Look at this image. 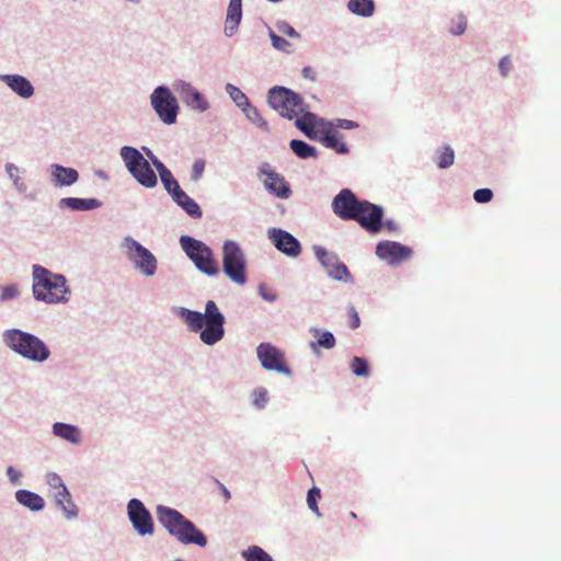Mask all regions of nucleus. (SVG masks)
<instances>
[{"mask_svg": "<svg viewBox=\"0 0 561 561\" xmlns=\"http://www.w3.org/2000/svg\"><path fill=\"white\" fill-rule=\"evenodd\" d=\"M176 314L187 327L190 332L198 333L199 340L207 346L219 343L226 334V317L214 300H207L204 311L175 307Z\"/></svg>", "mask_w": 561, "mask_h": 561, "instance_id": "f257e3e1", "label": "nucleus"}, {"mask_svg": "<svg viewBox=\"0 0 561 561\" xmlns=\"http://www.w3.org/2000/svg\"><path fill=\"white\" fill-rule=\"evenodd\" d=\"M140 151L133 146H123L119 149L121 159L134 180L145 188H154L158 185L156 173L157 164L163 162L148 147H141Z\"/></svg>", "mask_w": 561, "mask_h": 561, "instance_id": "f03ea898", "label": "nucleus"}, {"mask_svg": "<svg viewBox=\"0 0 561 561\" xmlns=\"http://www.w3.org/2000/svg\"><path fill=\"white\" fill-rule=\"evenodd\" d=\"M32 293L37 301L48 305L65 304L70 299V287L65 275L34 264L32 266Z\"/></svg>", "mask_w": 561, "mask_h": 561, "instance_id": "7ed1b4c3", "label": "nucleus"}, {"mask_svg": "<svg viewBox=\"0 0 561 561\" xmlns=\"http://www.w3.org/2000/svg\"><path fill=\"white\" fill-rule=\"evenodd\" d=\"M156 512L158 522L180 543L196 545L203 548L207 546V536L178 510L158 505Z\"/></svg>", "mask_w": 561, "mask_h": 561, "instance_id": "20e7f679", "label": "nucleus"}, {"mask_svg": "<svg viewBox=\"0 0 561 561\" xmlns=\"http://www.w3.org/2000/svg\"><path fill=\"white\" fill-rule=\"evenodd\" d=\"M2 342L12 352L30 362L44 363L50 356V350L42 339L21 329L4 330Z\"/></svg>", "mask_w": 561, "mask_h": 561, "instance_id": "39448f33", "label": "nucleus"}, {"mask_svg": "<svg viewBox=\"0 0 561 561\" xmlns=\"http://www.w3.org/2000/svg\"><path fill=\"white\" fill-rule=\"evenodd\" d=\"M179 243L182 251L199 273L208 277L217 276L220 273L219 263L215 257L213 249L204 241L182 234Z\"/></svg>", "mask_w": 561, "mask_h": 561, "instance_id": "423d86ee", "label": "nucleus"}, {"mask_svg": "<svg viewBox=\"0 0 561 561\" xmlns=\"http://www.w3.org/2000/svg\"><path fill=\"white\" fill-rule=\"evenodd\" d=\"M221 263L224 274L232 283L240 286L247 284V257L241 245L237 241H224Z\"/></svg>", "mask_w": 561, "mask_h": 561, "instance_id": "0eeeda50", "label": "nucleus"}, {"mask_svg": "<svg viewBox=\"0 0 561 561\" xmlns=\"http://www.w3.org/2000/svg\"><path fill=\"white\" fill-rule=\"evenodd\" d=\"M121 248L125 251L127 260L134 268L146 277H152L158 270V260L154 254L130 236L123 238Z\"/></svg>", "mask_w": 561, "mask_h": 561, "instance_id": "6e6552de", "label": "nucleus"}, {"mask_svg": "<svg viewBox=\"0 0 561 561\" xmlns=\"http://www.w3.org/2000/svg\"><path fill=\"white\" fill-rule=\"evenodd\" d=\"M150 105L163 124L173 125L176 123L180 105L168 85L160 84L153 89L150 94Z\"/></svg>", "mask_w": 561, "mask_h": 561, "instance_id": "1a4fd4ad", "label": "nucleus"}, {"mask_svg": "<svg viewBox=\"0 0 561 561\" xmlns=\"http://www.w3.org/2000/svg\"><path fill=\"white\" fill-rule=\"evenodd\" d=\"M266 101L282 117L291 121L297 116L295 106L302 104V96L289 88L274 85L268 90Z\"/></svg>", "mask_w": 561, "mask_h": 561, "instance_id": "9d476101", "label": "nucleus"}, {"mask_svg": "<svg viewBox=\"0 0 561 561\" xmlns=\"http://www.w3.org/2000/svg\"><path fill=\"white\" fill-rule=\"evenodd\" d=\"M312 250L320 265L327 270L328 277L341 283L354 282L348 267L340 261L336 253L328 251L324 247L318 244H314Z\"/></svg>", "mask_w": 561, "mask_h": 561, "instance_id": "9b49d317", "label": "nucleus"}, {"mask_svg": "<svg viewBox=\"0 0 561 561\" xmlns=\"http://www.w3.org/2000/svg\"><path fill=\"white\" fill-rule=\"evenodd\" d=\"M128 519L134 530L141 537L154 534V522L150 511L139 499L133 497L126 506Z\"/></svg>", "mask_w": 561, "mask_h": 561, "instance_id": "f8f14e48", "label": "nucleus"}, {"mask_svg": "<svg viewBox=\"0 0 561 561\" xmlns=\"http://www.w3.org/2000/svg\"><path fill=\"white\" fill-rule=\"evenodd\" d=\"M256 356L265 370L276 371L287 377L293 375V370L286 364L284 353L272 343H260L256 346Z\"/></svg>", "mask_w": 561, "mask_h": 561, "instance_id": "ddd939ff", "label": "nucleus"}, {"mask_svg": "<svg viewBox=\"0 0 561 561\" xmlns=\"http://www.w3.org/2000/svg\"><path fill=\"white\" fill-rule=\"evenodd\" d=\"M381 216H385L381 205L362 199L353 221L369 234H377L381 231Z\"/></svg>", "mask_w": 561, "mask_h": 561, "instance_id": "4468645a", "label": "nucleus"}, {"mask_svg": "<svg viewBox=\"0 0 561 561\" xmlns=\"http://www.w3.org/2000/svg\"><path fill=\"white\" fill-rule=\"evenodd\" d=\"M266 236L274 248L287 257L296 259L302 252L300 241L293 233L283 228H268Z\"/></svg>", "mask_w": 561, "mask_h": 561, "instance_id": "2eb2a0df", "label": "nucleus"}, {"mask_svg": "<svg viewBox=\"0 0 561 561\" xmlns=\"http://www.w3.org/2000/svg\"><path fill=\"white\" fill-rule=\"evenodd\" d=\"M360 202L351 188H342L332 199V211L344 221H353Z\"/></svg>", "mask_w": 561, "mask_h": 561, "instance_id": "dca6fc26", "label": "nucleus"}, {"mask_svg": "<svg viewBox=\"0 0 561 561\" xmlns=\"http://www.w3.org/2000/svg\"><path fill=\"white\" fill-rule=\"evenodd\" d=\"M375 253L379 260L394 266L410 259L413 250L411 247L397 241L382 240L376 244Z\"/></svg>", "mask_w": 561, "mask_h": 561, "instance_id": "f3484780", "label": "nucleus"}, {"mask_svg": "<svg viewBox=\"0 0 561 561\" xmlns=\"http://www.w3.org/2000/svg\"><path fill=\"white\" fill-rule=\"evenodd\" d=\"M173 87L180 94L182 102L192 111L204 113L210 108V103L206 96L191 82L185 80H176Z\"/></svg>", "mask_w": 561, "mask_h": 561, "instance_id": "a211bd4d", "label": "nucleus"}, {"mask_svg": "<svg viewBox=\"0 0 561 561\" xmlns=\"http://www.w3.org/2000/svg\"><path fill=\"white\" fill-rule=\"evenodd\" d=\"M0 81L3 82L15 95L27 100L35 94V88L31 80L19 73H0Z\"/></svg>", "mask_w": 561, "mask_h": 561, "instance_id": "6ab92c4d", "label": "nucleus"}, {"mask_svg": "<svg viewBox=\"0 0 561 561\" xmlns=\"http://www.w3.org/2000/svg\"><path fill=\"white\" fill-rule=\"evenodd\" d=\"M295 127L310 140L319 138L318 128L321 131L329 125V119L318 116L316 113H306L304 116L295 117Z\"/></svg>", "mask_w": 561, "mask_h": 561, "instance_id": "aec40b11", "label": "nucleus"}, {"mask_svg": "<svg viewBox=\"0 0 561 561\" xmlns=\"http://www.w3.org/2000/svg\"><path fill=\"white\" fill-rule=\"evenodd\" d=\"M50 183L56 188L69 187L79 181V172L71 167L51 163L48 168Z\"/></svg>", "mask_w": 561, "mask_h": 561, "instance_id": "412c9836", "label": "nucleus"}, {"mask_svg": "<svg viewBox=\"0 0 561 561\" xmlns=\"http://www.w3.org/2000/svg\"><path fill=\"white\" fill-rule=\"evenodd\" d=\"M51 434L72 446H79L82 443L83 435L79 426L66 423L55 422L51 425Z\"/></svg>", "mask_w": 561, "mask_h": 561, "instance_id": "4be33fe9", "label": "nucleus"}, {"mask_svg": "<svg viewBox=\"0 0 561 561\" xmlns=\"http://www.w3.org/2000/svg\"><path fill=\"white\" fill-rule=\"evenodd\" d=\"M264 190L272 196L278 199H288L291 194L290 184L286 181L284 175L276 173L268 179L262 181Z\"/></svg>", "mask_w": 561, "mask_h": 561, "instance_id": "5701e85b", "label": "nucleus"}, {"mask_svg": "<svg viewBox=\"0 0 561 561\" xmlns=\"http://www.w3.org/2000/svg\"><path fill=\"white\" fill-rule=\"evenodd\" d=\"M242 20V0H229L224 34L227 37H232L239 28Z\"/></svg>", "mask_w": 561, "mask_h": 561, "instance_id": "b1692460", "label": "nucleus"}, {"mask_svg": "<svg viewBox=\"0 0 561 561\" xmlns=\"http://www.w3.org/2000/svg\"><path fill=\"white\" fill-rule=\"evenodd\" d=\"M102 206V202L95 197H62L58 202L60 209H69L72 211H89L98 209Z\"/></svg>", "mask_w": 561, "mask_h": 561, "instance_id": "393cba45", "label": "nucleus"}, {"mask_svg": "<svg viewBox=\"0 0 561 561\" xmlns=\"http://www.w3.org/2000/svg\"><path fill=\"white\" fill-rule=\"evenodd\" d=\"M309 332L316 339L309 342V347L314 355L319 354V348L332 350L336 344L334 334L329 330L311 327Z\"/></svg>", "mask_w": 561, "mask_h": 561, "instance_id": "a878e982", "label": "nucleus"}, {"mask_svg": "<svg viewBox=\"0 0 561 561\" xmlns=\"http://www.w3.org/2000/svg\"><path fill=\"white\" fill-rule=\"evenodd\" d=\"M317 140L339 154H347L350 152L348 145L343 141V135L336 130L324 128Z\"/></svg>", "mask_w": 561, "mask_h": 561, "instance_id": "bb28decb", "label": "nucleus"}, {"mask_svg": "<svg viewBox=\"0 0 561 561\" xmlns=\"http://www.w3.org/2000/svg\"><path fill=\"white\" fill-rule=\"evenodd\" d=\"M172 201L182 208V210L193 219H199L203 216L201 206L183 190L179 191L172 197Z\"/></svg>", "mask_w": 561, "mask_h": 561, "instance_id": "cd10ccee", "label": "nucleus"}, {"mask_svg": "<svg viewBox=\"0 0 561 561\" xmlns=\"http://www.w3.org/2000/svg\"><path fill=\"white\" fill-rule=\"evenodd\" d=\"M16 502L31 512H39L45 507V500L37 493L20 489L14 494Z\"/></svg>", "mask_w": 561, "mask_h": 561, "instance_id": "c85d7f7f", "label": "nucleus"}, {"mask_svg": "<svg viewBox=\"0 0 561 561\" xmlns=\"http://www.w3.org/2000/svg\"><path fill=\"white\" fill-rule=\"evenodd\" d=\"M346 8L353 15L363 19L371 18L376 12L375 0H348Z\"/></svg>", "mask_w": 561, "mask_h": 561, "instance_id": "c756f323", "label": "nucleus"}, {"mask_svg": "<svg viewBox=\"0 0 561 561\" xmlns=\"http://www.w3.org/2000/svg\"><path fill=\"white\" fill-rule=\"evenodd\" d=\"M156 171L158 172V175L164 190L171 197L182 190L178 180L174 178L172 172L165 167L164 163L161 165L157 164Z\"/></svg>", "mask_w": 561, "mask_h": 561, "instance_id": "7c9ffc66", "label": "nucleus"}, {"mask_svg": "<svg viewBox=\"0 0 561 561\" xmlns=\"http://www.w3.org/2000/svg\"><path fill=\"white\" fill-rule=\"evenodd\" d=\"M289 148L299 159L318 158L317 148L305 140L291 139L289 141Z\"/></svg>", "mask_w": 561, "mask_h": 561, "instance_id": "2f4dec72", "label": "nucleus"}, {"mask_svg": "<svg viewBox=\"0 0 561 561\" xmlns=\"http://www.w3.org/2000/svg\"><path fill=\"white\" fill-rule=\"evenodd\" d=\"M56 505L62 511L64 515L68 519H72L78 516V507L72 501L71 494L68 491V495L58 496V492L54 493Z\"/></svg>", "mask_w": 561, "mask_h": 561, "instance_id": "473e14b6", "label": "nucleus"}, {"mask_svg": "<svg viewBox=\"0 0 561 561\" xmlns=\"http://www.w3.org/2000/svg\"><path fill=\"white\" fill-rule=\"evenodd\" d=\"M455 162V151L450 145H443L435 151V163L439 169H448Z\"/></svg>", "mask_w": 561, "mask_h": 561, "instance_id": "72a5a7b5", "label": "nucleus"}, {"mask_svg": "<svg viewBox=\"0 0 561 561\" xmlns=\"http://www.w3.org/2000/svg\"><path fill=\"white\" fill-rule=\"evenodd\" d=\"M4 171L8 178L12 181L14 188L20 194H25L27 191V185L24 183L20 175L22 172L21 169L12 162H7L4 165Z\"/></svg>", "mask_w": 561, "mask_h": 561, "instance_id": "f704fd0d", "label": "nucleus"}, {"mask_svg": "<svg viewBox=\"0 0 561 561\" xmlns=\"http://www.w3.org/2000/svg\"><path fill=\"white\" fill-rule=\"evenodd\" d=\"M241 557L245 561H274V559L263 548L255 545L242 550Z\"/></svg>", "mask_w": 561, "mask_h": 561, "instance_id": "c9c22d12", "label": "nucleus"}, {"mask_svg": "<svg viewBox=\"0 0 561 561\" xmlns=\"http://www.w3.org/2000/svg\"><path fill=\"white\" fill-rule=\"evenodd\" d=\"M467 27V16L462 12H459L456 16L450 19L448 32L454 36H461L466 33Z\"/></svg>", "mask_w": 561, "mask_h": 561, "instance_id": "e433bc0d", "label": "nucleus"}, {"mask_svg": "<svg viewBox=\"0 0 561 561\" xmlns=\"http://www.w3.org/2000/svg\"><path fill=\"white\" fill-rule=\"evenodd\" d=\"M251 401L256 410H264L270 401L267 390L264 387L255 388L251 393Z\"/></svg>", "mask_w": 561, "mask_h": 561, "instance_id": "4c0bfd02", "label": "nucleus"}, {"mask_svg": "<svg viewBox=\"0 0 561 561\" xmlns=\"http://www.w3.org/2000/svg\"><path fill=\"white\" fill-rule=\"evenodd\" d=\"M244 116L257 128L266 133L270 131L267 121L261 115L259 108L255 105H253L251 108H248V113Z\"/></svg>", "mask_w": 561, "mask_h": 561, "instance_id": "58836bf2", "label": "nucleus"}, {"mask_svg": "<svg viewBox=\"0 0 561 561\" xmlns=\"http://www.w3.org/2000/svg\"><path fill=\"white\" fill-rule=\"evenodd\" d=\"M46 482L51 489L58 492V496L65 497V495H68V488L64 483L61 477L56 472H48L46 474Z\"/></svg>", "mask_w": 561, "mask_h": 561, "instance_id": "ea45409f", "label": "nucleus"}, {"mask_svg": "<svg viewBox=\"0 0 561 561\" xmlns=\"http://www.w3.org/2000/svg\"><path fill=\"white\" fill-rule=\"evenodd\" d=\"M351 369L357 377H367L369 375V364L364 357L354 356L351 362Z\"/></svg>", "mask_w": 561, "mask_h": 561, "instance_id": "a19ab883", "label": "nucleus"}, {"mask_svg": "<svg viewBox=\"0 0 561 561\" xmlns=\"http://www.w3.org/2000/svg\"><path fill=\"white\" fill-rule=\"evenodd\" d=\"M321 497V491L317 486H312L307 492V504L308 507L318 516H321V513L318 507V502Z\"/></svg>", "mask_w": 561, "mask_h": 561, "instance_id": "79ce46f5", "label": "nucleus"}, {"mask_svg": "<svg viewBox=\"0 0 561 561\" xmlns=\"http://www.w3.org/2000/svg\"><path fill=\"white\" fill-rule=\"evenodd\" d=\"M325 128L331 130H335V128L352 130L358 128V123L346 118L329 119V125H325Z\"/></svg>", "mask_w": 561, "mask_h": 561, "instance_id": "37998d69", "label": "nucleus"}, {"mask_svg": "<svg viewBox=\"0 0 561 561\" xmlns=\"http://www.w3.org/2000/svg\"><path fill=\"white\" fill-rule=\"evenodd\" d=\"M268 36L275 49L284 53H289L291 44L287 39L277 35L272 28L268 30Z\"/></svg>", "mask_w": 561, "mask_h": 561, "instance_id": "c03bdc74", "label": "nucleus"}, {"mask_svg": "<svg viewBox=\"0 0 561 561\" xmlns=\"http://www.w3.org/2000/svg\"><path fill=\"white\" fill-rule=\"evenodd\" d=\"M275 27L280 34L287 35L290 38H300V34L287 21H277Z\"/></svg>", "mask_w": 561, "mask_h": 561, "instance_id": "a18cd8bd", "label": "nucleus"}, {"mask_svg": "<svg viewBox=\"0 0 561 561\" xmlns=\"http://www.w3.org/2000/svg\"><path fill=\"white\" fill-rule=\"evenodd\" d=\"M225 91L234 104H239V102L247 98L245 93L232 83H226Z\"/></svg>", "mask_w": 561, "mask_h": 561, "instance_id": "49530a36", "label": "nucleus"}, {"mask_svg": "<svg viewBox=\"0 0 561 561\" xmlns=\"http://www.w3.org/2000/svg\"><path fill=\"white\" fill-rule=\"evenodd\" d=\"M20 295V290L15 284H9L2 287L0 294V302H5L16 298Z\"/></svg>", "mask_w": 561, "mask_h": 561, "instance_id": "de8ad7c7", "label": "nucleus"}, {"mask_svg": "<svg viewBox=\"0 0 561 561\" xmlns=\"http://www.w3.org/2000/svg\"><path fill=\"white\" fill-rule=\"evenodd\" d=\"M494 194L491 188L483 187L473 192V199L478 204H486L492 201Z\"/></svg>", "mask_w": 561, "mask_h": 561, "instance_id": "09e8293b", "label": "nucleus"}, {"mask_svg": "<svg viewBox=\"0 0 561 561\" xmlns=\"http://www.w3.org/2000/svg\"><path fill=\"white\" fill-rule=\"evenodd\" d=\"M206 162L204 159H196L192 165L191 180L197 182L202 179L205 171Z\"/></svg>", "mask_w": 561, "mask_h": 561, "instance_id": "8fccbe9b", "label": "nucleus"}, {"mask_svg": "<svg viewBox=\"0 0 561 561\" xmlns=\"http://www.w3.org/2000/svg\"><path fill=\"white\" fill-rule=\"evenodd\" d=\"M499 71L503 78H507L512 71L513 64L510 55L502 57L499 61Z\"/></svg>", "mask_w": 561, "mask_h": 561, "instance_id": "3c124183", "label": "nucleus"}, {"mask_svg": "<svg viewBox=\"0 0 561 561\" xmlns=\"http://www.w3.org/2000/svg\"><path fill=\"white\" fill-rule=\"evenodd\" d=\"M257 291L265 301L274 302L277 299V294L273 290H268L264 284L259 285Z\"/></svg>", "mask_w": 561, "mask_h": 561, "instance_id": "603ef678", "label": "nucleus"}, {"mask_svg": "<svg viewBox=\"0 0 561 561\" xmlns=\"http://www.w3.org/2000/svg\"><path fill=\"white\" fill-rule=\"evenodd\" d=\"M7 472V476L9 478V481L12 483V484H20L21 483V478H22V472L16 470L14 467L12 466H9L5 470Z\"/></svg>", "mask_w": 561, "mask_h": 561, "instance_id": "864d4df0", "label": "nucleus"}, {"mask_svg": "<svg viewBox=\"0 0 561 561\" xmlns=\"http://www.w3.org/2000/svg\"><path fill=\"white\" fill-rule=\"evenodd\" d=\"M277 172L272 168V165L267 162L261 163L257 170L259 178L265 176V179H268L276 174Z\"/></svg>", "mask_w": 561, "mask_h": 561, "instance_id": "5fc2aeb1", "label": "nucleus"}, {"mask_svg": "<svg viewBox=\"0 0 561 561\" xmlns=\"http://www.w3.org/2000/svg\"><path fill=\"white\" fill-rule=\"evenodd\" d=\"M381 230L387 229L389 232H398L399 225L393 219H385V216L380 218Z\"/></svg>", "mask_w": 561, "mask_h": 561, "instance_id": "6e6d98bb", "label": "nucleus"}, {"mask_svg": "<svg viewBox=\"0 0 561 561\" xmlns=\"http://www.w3.org/2000/svg\"><path fill=\"white\" fill-rule=\"evenodd\" d=\"M348 313H350V318H351L350 328L351 329L358 328L360 325V318H359L358 312L356 311L354 306H350Z\"/></svg>", "mask_w": 561, "mask_h": 561, "instance_id": "4d7b16f0", "label": "nucleus"}, {"mask_svg": "<svg viewBox=\"0 0 561 561\" xmlns=\"http://www.w3.org/2000/svg\"><path fill=\"white\" fill-rule=\"evenodd\" d=\"M301 75H302V77L305 79H308L310 81H314L316 80V71L310 66L304 67L302 70H301Z\"/></svg>", "mask_w": 561, "mask_h": 561, "instance_id": "13d9d810", "label": "nucleus"}, {"mask_svg": "<svg viewBox=\"0 0 561 561\" xmlns=\"http://www.w3.org/2000/svg\"><path fill=\"white\" fill-rule=\"evenodd\" d=\"M237 107L241 110V112L245 115L248 113V108H251L253 104L250 102L249 98H244L243 101L239 102V104H236Z\"/></svg>", "mask_w": 561, "mask_h": 561, "instance_id": "bf43d9fd", "label": "nucleus"}, {"mask_svg": "<svg viewBox=\"0 0 561 561\" xmlns=\"http://www.w3.org/2000/svg\"><path fill=\"white\" fill-rule=\"evenodd\" d=\"M295 110L297 111V115L300 114L299 116H304L306 113H312L310 111V105L307 104L304 100L301 105L295 106Z\"/></svg>", "mask_w": 561, "mask_h": 561, "instance_id": "052dcab7", "label": "nucleus"}, {"mask_svg": "<svg viewBox=\"0 0 561 561\" xmlns=\"http://www.w3.org/2000/svg\"><path fill=\"white\" fill-rule=\"evenodd\" d=\"M95 175L103 181H107L110 179L108 174L103 170L95 171Z\"/></svg>", "mask_w": 561, "mask_h": 561, "instance_id": "680f3d73", "label": "nucleus"}, {"mask_svg": "<svg viewBox=\"0 0 561 561\" xmlns=\"http://www.w3.org/2000/svg\"><path fill=\"white\" fill-rule=\"evenodd\" d=\"M224 495L230 497V492L224 486Z\"/></svg>", "mask_w": 561, "mask_h": 561, "instance_id": "e2e57ef3", "label": "nucleus"}, {"mask_svg": "<svg viewBox=\"0 0 561 561\" xmlns=\"http://www.w3.org/2000/svg\"><path fill=\"white\" fill-rule=\"evenodd\" d=\"M26 198H30V199H32V198H34V195H32V194H30V195H26Z\"/></svg>", "mask_w": 561, "mask_h": 561, "instance_id": "0e129e2a", "label": "nucleus"}, {"mask_svg": "<svg viewBox=\"0 0 561 561\" xmlns=\"http://www.w3.org/2000/svg\"><path fill=\"white\" fill-rule=\"evenodd\" d=\"M351 516H352L353 518H356V514H355L354 512H352V513H351Z\"/></svg>", "mask_w": 561, "mask_h": 561, "instance_id": "69168bd1", "label": "nucleus"}, {"mask_svg": "<svg viewBox=\"0 0 561 561\" xmlns=\"http://www.w3.org/2000/svg\"><path fill=\"white\" fill-rule=\"evenodd\" d=\"M174 561H184V560H182V559H175Z\"/></svg>", "mask_w": 561, "mask_h": 561, "instance_id": "338daca9", "label": "nucleus"}]
</instances>
